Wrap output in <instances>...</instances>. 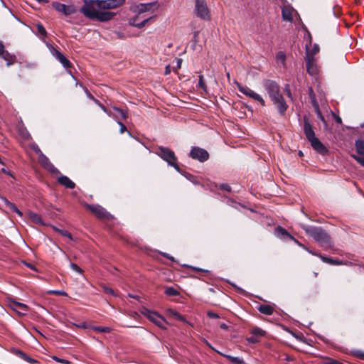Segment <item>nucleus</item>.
Listing matches in <instances>:
<instances>
[{"label":"nucleus","mask_w":364,"mask_h":364,"mask_svg":"<svg viewBox=\"0 0 364 364\" xmlns=\"http://www.w3.org/2000/svg\"><path fill=\"white\" fill-rule=\"evenodd\" d=\"M84 208L90 211L99 220H109L112 215L103 207L98 204L83 203Z\"/></svg>","instance_id":"obj_4"},{"label":"nucleus","mask_w":364,"mask_h":364,"mask_svg":"<svg viewBox=\"0 0 364 364\" xmlns=\"http://www.w3.org/2000/svg\"><path fill=\"white\" fill-rule=\"evenodd\" d=\"M207 316L210 318H220V316H219V315L218 314L212 312V311H208L207 313Z\"/></svg>","instance_id":"obj_56"},{"label":"nucleus","mask_w":364,"mask_h":364,"mask_svg":"<svg viewBox=\"0 0 364 364\" xmlns=\"http://www.w3.org/2000/svg\"><path fill=\"white\" fill-rule=\"evenodd\" d=\"M117 123L120 126V132H124L127 130V127L120 121H117Z\"/></svg>","instance_id":"obj_58"},{"label":"nucleus","mask_w":364,"mask_h":364,"mask_svg":"<svg viewBox=\"0 0 364 364\" xmlns=\"http://www.w3.org/2000/svg\"><path fill=\"white\" fill-rule=\"evenodd\" d=\"M25 361H26V362H28V363H29L31 364H34V363H37V360H36L35 359L29 357L28 355H27V358L25 360Z\"/></svg>","instance_id":"obj_60"},{"label":"nucleus","mask_w":364,"mask_h":364,"mask_svg":"<svg viewBox=\"0 0 364 364\" xmlns=\"http://www.w3.org/2000/svg\"><path fill=\"white\" fill-rule=\"evenodd\" d=\"M80 86L83 87V90H84L87 97L94 102L96 98L94 97V96L90 92V91L87 90V88L85 87H83L82 84H80Z\"/></svg>","instance_id":"obj_47"},{"label":"nucleus","mask_w":364,"mask_h":364,"mask_svg":"<svg viewBox=\"0 0 364 364\" xmlns=\"http://www.w3.org/2000/svg\"><path fill=\"white\" fill-rule=\"evenodd\" d=\"M155 154L166 161L169 166L181 173V168L177 163V158L173 150L168 147L160 146L156 148Z\"/></svg>","instance_id":"obj_3"},{"label":"nucleus","mask_w":364,"mask_h":364,"mask_svg":"<svg viewBox=\"0 0 364 364\" xmlns=\"http://www.w3.org/2000/svg\"><path fill=\"white\" fill-rule=\"evenodd\" d=\"M306 234L311 237L324 250H328L333 247L334 242L330 235L321 227L301 226Z\"/></svg>","instance_id":"obj_1"},{"label":"nucleus","mask_w":364,"mask_h":364,"mask_svg":"<svg viewBox=\"0 0 364 364\" xmlns=\"http://www.w3.org/2000/svg\"><path fill=\"white\" fill-rule=\"evenodd\" d=\"M6 51L4 49V45L1 41H0V56Z\"/></svg>","instance_id":"obj_63"},{"label":"nucleus","mask_w":364,"mask_h":364,"mask_svg":"<svg viewBox=\"0 0 364 364\" xmlns=\"http://www.w3.org/2000/svg\"><path fill=\"white\" fill-rule=\"evenodd\" d=\"M165 294L170 296H176L180 294V292L173 287H168L165 290Z\"/></svg>","instance_id":"obj_34"},{"label":"nucleus","mask_w":364,"mask_h":364,"mask_svg":"<svg viewBox=\"0 0 364 364\" xmlns=\"http://www.w3.org/2000/svg\"><path fill=\"white\" fill-rule=\"evenodd\" d=\"M37 31L38 34L42 36H46L47 35V31L41 23L37 24Z\"/></svg>","instance_id":"obj_38"},{"label":"nucleus","mask_w":364,"mask_h":364,"mask_svg":"<svg viewBox=\"0 0 364 364\" xmlns=\"http://www.w3.org/2000/svg\"><path fill=\"white\" fill-rule=\"evenodd\" d=\"M262 85L265 90L267 92L270 100L282 95L280 87L277 82L266 79L263 80Z\"/></svg>","instance_id":"obj_7"},{"label":"nucleus","mask_w":364,"mask_h":364,"mask_svg":"<svg viewBox=\"0 0 364 364\" xmlns=\"http://www.w3.org/2000/svg\"><path fill=\"white\" fill-rule=\"evenodd\" d=\"M58 182L65 186L67 188L69 189H73L75 187V184L74 182H73L68 176L60 175L58 178Z\"/></svg>","instance_id":"obj_20"},{"label":"nucleus","mask_w":364,"mask_h":364,"mask_svg":"<svg viewBox=\"0 0 364 364\" xmlns=\"http://www.w3.org/2000/svg\"><path fill=\"white\" fill-rule=\"evenodd\" d=\"M113 109L116 110L121 116L122 119H126L128 117V112L126 110H124L121 108L113 107Z\"/></svg>","instance_id":"obj_36"},{"label":"nucleus","mask_w":364,"mask_h":364,"mask_svg":"<svg viewBox=\"0 0 364 364\" xmlns=\"http://www.w3.org/2000/svg\"><path fill=\"white\" fill-rule=\"evenodd\" d=\"M94 102L97 105L105 112H107V109L97 99H95Z\"/></svg>","instance_id":"obj_54"},{"label":"nucleus","mask_w":364,"mask_h":364,"mask_svg":"<svg viewBox=\"0 0 364 364\" xmlns=\"http://www.w3.org/2000/svg\"><path fill=\"white\" fill-rule=\"evenodd\" d=\"M51 53L63 65L65 68H70L72 63L70 60L58 50L54 47L52 48Z\"/></svg>","instance_id":"obj_16"},{"label":"nucleus","mask_w":364,"mask_h":364,"mask_svg":"<svg viewBox=\"0 0 364 364\" xmlns=\"http://www.w3.org/2000/svg\"><path fill=\"white\" fill-rule=\"evenodd\" d=\"M178 321H182V322H183V323H187V324H188V325L192 326V324H191L190 322H188V321L185 318V317H184L183 316H182V315H181V316L178 318Z\"/></svg>","instance_id":"obj_61"},{"label":"nucleus","mask_w":364,"mask_h":364,"mask_svg":"<svg viewBox=\"0 0 364 364\" xmlns=\"http://www.w3.org/2000/svg\"><path fill=\"white\" fill-rule=\"evenodd\" d=\"M52 6L55 10L65 16H69L76 12V9L73 5H65L58 1L53 2Z\"/></svg>","instance_id":"obj_14"},{"label":"nucleus","mask_w":364,"mask_h":364,"mask_svg":"<svg viewBox=\"0 0 364 364\" xmlns=\"http://www.w3.org/2000/svg\"><path fill=\"white\" fill-rule=\"evenodd\" d=\"M314 108H315V111H316L318 118L320 120H321L324 124H326V119L320 111L319 105H318L317 107H315Z\"/></svg>","instance_id":"obj_44"},{"label":"nucleus","mask_w":364,"mask_h":364,"mask_svg":"<svg viewBox=\"0 0 364 364\" xmlns=\"http://www.w3.org/2000/svg\"><path fill=\"white\" fill-rule=\"evenodd\" d=\"M29 217L33 223H35L36 224H42V225L43 224L42 218L40 215H38L36 213L30 212Z\"/></svg>","instance_id":"obj_31"},{"label":"nucleus","mask_w":364,"mask_h":364,"mask_svg":"<svg viewBox=\"0 0 364 364\" xmlns=\"http://www.w3.org/2000/svg\"><path fill=\"white\" fill-rule=\"evenodd\" d=\"M306 55L305 60L306 63V71L311 76H316L318 74V68L316 63V60L312 55L309 53V46H306Z\"/></svg>","instance_id":"obj_9"},{"label":"nucleus","mask_w":364,"mask_h":364,"mask_svg":"<svg viewBox=\"0 0 364 364\" xmlns=\"http://www.w3.org/2000/svg\"><path fill=\"white\" fill-rule=\"evenodd\" d=\"M251 333L258 338L264 336L266 332L259 327H255L251 330Z\"/></svg>","instance_id":"obj_33"},{"label":"nucleus","mask_w":364,"mask_h":364,"mask_svg":"<svg viewBox=\"0 0 364 364\" xmlns=\"http://www.w3.org/2000/svg\"><path fill=\"white\" fill-rule=\"evenodd\" d=\"M280 116H284L289 107L282 94L271 100Z\"/></svg>","instance_id":"obj_15"},{"label":"nucleus","mask_w":364,"mask_h":364,"mask_svg":"<svg viewBox=\"0 0 364 364\" xmlns=\"http://www.w3.org/2000/svg\"><path fill=\"white\" fill-rule=\"evenodd\" d=\"M162 255L166 258V259H170L171 261H173V262H175V259L173 257L171 256L170 255L167 254V253H162Z\"/></svg>","instance_id":"obj_62"},{"label":"nucleus","mask_w":364,"mask_h":364,"mask_svg":"<svg viewBox=\"0 0 364 364\" xmlns=\"http://www.w3.org/2000/svg\"><path fill=\"white\" fill-rule=\"evenodd\" d=\"M96 0H84V5L80 11L87 18L95 20L97 11L96 10Z\"/></svg>","instance_id":"obj_6"},{"label":"nucleus","mask_w":364,"mask_h":364,"mask_svg":"<svg viewBox=\"0 0 364 364\" xmlns=\"http://www.w3.org/2000/svg\"><path fill=\"white\" fill-rule=\"evenodd\" d=\"M144 315L146 316V318L158 326L159 328L162 329H166V324L167 323L165 318L157 314L155 311H150L147 309H145L143 311H141Z\"/></svg>","instance_id":"obj_8"},{"label":"nucleus","mask_w":364,"mask_h":364,"mask_svg":"<svg viewBox=\"0 0 364 364\" xmlns=\"http://www.w3.org/2000/svg\"><path fill=\"white\" fill-rule=\"evenodd\" d=\"M257 310L261 313L267 316H270L273 314L274 309V307L270 305L260 304L257 307Z\"/></svg>","instance_id":"obj_24"},{"label":"nucleus","mask_w":364,"mask_h":364,"mask_svg":"<svg viewBox=\"0 0 364 364\" xmlns=\"http://www.w3.org/2000/svg\"><path fill=\"white\" fill-rule=\"evenodd\" d=\"M219 188H220V189L225 191L227 192H231V191H232L230 186L228 183H221L219 186Z\"/></svg>","instance_id":"obj_48"},{"label":"nucleus","mask_w":364,"mask_h":364,"mask_svg":"<svg viewBox=\"0 0 364 364\" xmlns=\"http://www.w3.org/2000/svg\"><path fill=\"white\" fill-rule=\"evenodd\" d=\"M318 52H319V46L317 44H315L313 46L312 49L311 50H309V53H310L311 55H312V56H314V55H316Z\"/></svg>","instance_id":"obj_52"},{"label":"nucleus","mask_w":364,"mask_h":364,"mask_svg":"<svg viewBox=\"0 0 364 364\" xmlns=\"http://www.w3.org/2000/svg\"><path fill=\"white\" fill-rule=\"evenodd\" d=\"M70 268L77 272L78 274H82L84 271L75 263L71 262L70 264Z\"/></svg>","instance_id":"obj_40"},{"label":"nucleus","mask_w":364,"mask_h":364,"mask_svg":"<svg viewBox=\"0 0 364 364\" xmlns=\"http://www.w3.org/2000/svg\"><path fill=\"white\" fill-rule=\"evenodd\" d=\"M53 229L55 232L60 234L61 235L66 237L69 238L70 240H73V236H72L71 233L70 232H68V230L59 229V228H56L55 226H53Z\"/></svg>","instance_id":"obj_32"},{"label":"nucleus","mask_w":364,"mask_h":364,"mask_svg":"<svg viewBox=\"0 0 364 364\" xmlns=\"http://www.w3.org/2000/svg\"><path fill=\"white\" fill-rule=\"evenodd\" d=\"M275 234L277 237L282 239L294 240V237L281 226H277L275 228Z\"/></svg>","instance_id":"obj_19"},{"label":"nucleus","mask_w":364,"mask_h":364,"mask_svg":"<svg viewBox=\"0 0 364 364\" xmlns=\"http://www.w3.org/2000/svg\"><path fill=\"white\" fill-rule=\"evenodd\" d=\"M183 267L191 269L197 272H209L208 270L203 269L202 268H199V267H193L191 265H188V264H183Z\"/></svg>","instance_id":"obj_41"},{"label":"nucleus","mask_w":364,"mask_h":364,"mask_svg":"<svg viewBox=\"0 0 364 364\" xmlns=\"http://www.w3.org/2000/svg\"><path fill=\"white\" fill-rule=\"evenodd\" d=\"M168 313L171 314L172 317H173L176 320H178V318L181 316V314L178 312L173 309H168Z\"/></svg>","instance_id":"obj_50"},{"label":"nucleus","mask_w":364,"mask_h":364,"mask_svg":"<svg viewBox=\"0 0 364 364\" xmlns=\"http://www.w3.org/2000/svg\"><path fill=\"white\" fill-rule=\"evenodd\" d=\"M277 58L284 61L286 59V55L283 52H279L277 55Z\"/></svg>","instance_id":"obj_59"},{"label":"nucleus","mask_w":364,"mask_h":364,"mask_svg":"<svg viewBox=\"0 0 364 364\" xmlns=\"http://www.w3.org/2000/svg\"><path fill=\"white\" fill-rule=\"evenodd\" d=\"M158 1L149 2L146 4H139L132 8V11L140 15L144 12L152 10L155 11L159 8Z\"/></svg>","instance_id":"obj_13"},{"label":"nucleus","mask_w":364,"mask_h":364,"mask_svg":"<svg viewBox=\"0 0 364 364\" xmlns=\"http://www.w3.org/2000/svg\"><path fill=\"white\" fill-rule=\"evenodd\" d=\"M125 0H96V6L101 9H113L122 6Z\"/></svg>","instance_id":"obj_12"},{"label":"nucleus","mask_w":364,"mask_h":364,"mask_svg":"<svg viewBox=\"0 0 364 364\" xmlns=\"http://www.w3.org/2000/svg\"><path fill=\"white\" fill-rule=\"evenodd\" d=\"M194 12L196 16L202 20H210V10L205 0H195Z\"/></svg>","instance_id":"obj_5"},{"label":"nucleus","mask_w":364,"mask_h":364,"mask_svg":"<svg viewBox=\"0 0 364 364\" xmlns=\"http://www.w3.org/2000/svg\"><path fill=\"white\" fill-rule=\"evenodd\" d=\"M334 119L337 124H342V119L339 116L334 114Z\"/></svg>","instance_id":"obj_64"},{"label":"nucleus","mask_w":364,"mask_h":364,"mask_svg":"<svg viewBox=\"0 0 364 364\" xmlns=\"http://www.w3.org/2000/svg\"><path fill=\"white\" fill-rule=\"evenodd\" d=\"M304 250L307 251L309 253L311 254L312 255L317 256L319 257V255H322L321 253L314 252V250L309 249V247H304Z\"/></svg>","instance_id":"obj_57"},{"label":"nucleus","mask_w":364,"mask_h":364,"mask_svg":"<svg viewBox=\"0 0 364 364\" xmlns=\"http://www.w3.org/2000/svg\"><path fill=\"white\" fill-rule=\"evenodd\" d=\"M355 147L357 153L364 157V140L357 139L355 141Z\"/></svg>","instance_id":"obj_27"},{"label":"nucleus","mask_w":364,"mask_h":364,"mask_svg":"<svg viewBox=\"0 0 364 364\" xmlns=\"http://www.w3.org/2000/svg\"><path fill=\"white\" fill-rule=\"evenodd\" d=\"M353 355L364 360V352L361 350H355L353 352Z\"/></svg>","instance_id":"obj_51"},{"label":"nucleus","mask_w":364,"mask_h":364,"mask_svg":"<svg viewBox=\"0 0 364 364\" xmlns=\"http://www.w3.org/2000/svg\"><path fill=\"white\" fill-rule=\"evenodd\" d=\"M354 160H355L360 165L364 167V158L358 156L357 155L351 156Z\"/></svg>","instance_id":"obj_46"},{"label":"nucleus","mask_w":364,"mask_h":364,"mask_svg":"<svg viewBox=\"0 0 364 364\" xmlns=\"http://www.w3.org/2000/svg\"><path fill=\"white\" fill-rule=\"evenodd\" d=\"M199 81H198V86L200 88H201L203 91H207V85L205 82H204L203 76L202 75H199Z\"/></svg>","instance_id":"obj_39"},{"label":"nucleus","mask_w":364,"mask_h":364,"mask_svg":"<svg viewBox=\"0 0 364 364\" xmlns=\"http://www.w3.org/2000/svg\"><path fill=\"white\" fill-rule=\"evenodd\" d=\"M114 15L115 14L114 12L97 11L95 19L100 22H106L111 20L114 16Z\"/></svg>","instance_id":"obj_18"},{"label":"nucleus","mask_w":364,"mask_h":364,"mask_svg":"<svg viewBox=\"0 0 364 364\" xmlns=\"http://www.w3.org/2000/svg\"><path fill=\"white\" fill-rule=\"evenodd\" d=\"M308 93L311 100V102L314 107H317L318 105V103L316 100V94L314 92V90L311 87L309 88Z\"/></svg>","instance_id":"obj_29"},{"label":"nucleus","mask_w":364,"mask_h":364,"mask_svg":"<svg viewBox=\"0 0 364 364\" xmlns=\"http://www.w3.org/2000/svg\"><path fill=\"white\" fill-rule=\"evenodd\" d=\"M237 88L240 92L251 98L252 95L254 94V91L252 90L247 86H242L240 83L237 82Z\"/></svg>","instance_id":"obj_26"},{"label":"nucleus","mask_w":364,"mask_h":364,"mask_svg":"<svg viewBox=\"0 0 364 364\" xmlns=\"http://www.w3.org/2000/svg\"><path fill=\"white\" fill-rule=\"evenodd\" d=\"M247 341L250 343H256L259 342L258 338L254 335L247 338Z\"/></svg>","instance_id":"obj_53"},{"label":"nucleus","mask_w":364,"mask_h":364,"mask_svg":"<svg viewBox=\"0 0 364 364\" xmlns=\"http://www.w3.org/2000/svg\"><path fill=\"white\" fill-rule=\"evenodd\" d=\"M92 328L96 331L102 333H109L111 331V328L109 327L92 326Z\"/></svg>","instance_id":"obj_37"},{"label":"nucleus","mask_w":364,"mask_h":364,"mask_svg":"<svg viewBox=\"0 0 364 364\" xmlns=\"http://www.w3.org/2000/svg\"><path fill=\"white\" fill-rule=\"evenodd\" d=\"M189 156L200 162H205L209 159L210 155L205 149L198 146H193L190 151Z\"/></svg>","instance_id":"obj_10"},{"label":"nucleus","mask_w":364,"mask_h":364,"mask_svg":"<svg viewBox=\"0 0 364 364\" xmlns=\"http://www.w3.org/2000/svg\"><path fill=\"white\" fill-rule=\"evenodd\" d=\"M2 200L4 202L6 207L9 208L12 212L16 213L20 217L23 216V213L16 207L14 203L10 202L6 198H2Z\"/></svg>","instance_id":"obj_23"},{"label":"nucleus","mask_w":364,"mask_h":364,"mask_svg":"<svg viewBox=\"0 0 364 364\" xmlns=\"http://www.w3.org/2000/svg\"><path fill=\"white\" fill-rule=\"evenodd\" d=\"M251 98L259 102L262 107H264L266 105L265 101L264 100V99L259 94L256 93L255 92H254V94L252 95Z\"/></svg>","instance_id":"obj_35"},{"label":"nucleus","mask_w":364,"mask_h":364,"mask_svg":"<svg viewBox=\"0 0 364 364\" xmlns=\"http://www.w3.org/2000/svg\"><path fill=\"white\" fill-rule=\"evenodd\" d=\"M51 294L57 295V296H65L68 295V294L65 291H58V290L53 291H51Z\"/></svg>","instance_id":"obj_55"},{"label":"nucleus","mask_w":364,"mask_h":364,"mask_svg":"<svg viewBox=\"0 0 364 364\" xmlns=\"http://www.w3.org/2000/svg\"><path fill=\"white\" fill-rule=\"evenodd\" d=\"M36 152H39L40 153V155H39V157H38V161L40 162V164L45 168H47L49 165H50L52 163L50 161L49 159L46 156L44 155L41 151V150L37 147L36 149H35Z\"/></svg>","instance_id":"obj_22"},{"label":"nucleus","mask_w":364,"mask_h":364,"mask_svg":"<svg viewBox=\"0 0 364 364\" xmlns=\"http://www.w3.org/2000/svg\"><path fill=\"white\" fill-rule=\"evenodd\" d=\"M0 57L6 61L8 66L12 65L16 60V56L9 53L7 50H6Z\"/></svg>","instance_id":"obj_25"},{"label":"nucleus","mask_w":364,"mask_h":364,"mask_svg":"<svg viewBox=\"0 0 364 364\" xmlns=\"http://www.w3.org/2000/svg\"><path fill=\"white\" fill-rule=\"evenodd\" d=\"M319 258H321L323 262L330 264L331 265H338L342 264V262L338 259H334L331 257H328L323 255H319Z\"/></svg>","instance_id":"obj_28"},{"label":"nucleus","mask_w":364,"mask_h":364,"mask_svg":"<svg viewBox=\"0 0 364 364\" xmlns=\"http://www.w3.org/2000/svg\"><path fill=\"white\" fill-rule=\"evenodd\" d=\"M324 364H343V363L333 358H328L325 362Z\"/></svg>","instance_id":"obj_49"},{"label":"nucleus","mask_w":364,"mask_h":364,"mask_svg":"<svg viewBox=\"0 0 364 364\" xmlns=\"http://www.w3.org/2000/svg\"><path fill=\"white\" fill-rule=\"evenodd\" d=\"M101 287L103 289V291L105 294H111L112 296H117V294H115L114 291L112 289H111L108 287H106L105 284H102Z\"/></svg>","instance_id":"obj_43"},{"label":"nucleus","mask_w":364,"mask_h":364,"mask_svg":"<svg viewBox=\"0 0 364 364\" xmlns=\"http://www.w3.org/2000/svg\"><path fill=\"white\" fill-rule=\"evenodd\" d=\"M13 353H14L15 355H16L19 356L21 358H22V359H23V360H24L26 359L27 355H26L24 352H23L22 350H18V349H14V350H13Z\"/></svg>","instance_id":"obj_42"},{"label":"nucleus","mask_w":364,"mask_h":364,"mask_svg":"<svg viewBox=\"0 0 364 364\" xmlns=\"http://www.w3.org/2000/svg\"><path fill=\"white\" fill-rule=\"evenodd\" d=\"M48 171H49L53 174H60L59 170L54 166L53 164L49 165V166L46 168Z\"/></svg>","instance_id":"obj_45"},{"label":"nucleus","mask_w":364,"mask_h":364,"mask_svg":"<svg viewBox=\"0 0 364 364\" xmlns=\"http://www.w3.org/2000/svg\"><path fill=\"white\" fill-rule=\"evenodd\" d=\"M139 17V15L138 14L136 16L131 18L129 20V25H131L134 27H136L137 28H142L143 27L145 26V25L147 23V22H149L150 20L153 19L155 17V16L145 18L140 22L138 21Z\"/></svg>","instance_id":"obj_17"},{"label":"nucleus","mask_w":364,"mask_h":364,"mask_svg":"<svg viewBox=\"0 0 364 364\" xmlns=\"http://www.w3.org/2000/svg\"><path fill=\"white\" fill-rule=\"evenodd\" d=\"M222 355L225 358H226L228 360H230L231 363L234 364H242L244 363L243 359L238 358V357H234L230 355H225L222 354Z\"/></svg>","instance_id":"obj_30"},{"label":"nucleus","mask_w":364,"mask_h":364,"mask_svg":"<svg viewBox=\"0 0 364 364\" xmlns=\"http://www.w3.org/2000/svg\"><path fill=\"white\" fill-rule=\"evenodd\" d=\"M304 133L307 140L311 143L312 148L319 154L327 155L328 149L321 143L315 135L312 125L309 123L307 117H304Z\"/></svg>","instance_id":"obj_2"},{"label":"nucleus","mask_w":364,"mask_h":364,"mask_svg":"<svg viewBox=\"0 0 364 364\" xmlns=\"http://www.w3.org/2000/svg\"><path fill=\"white\" fill-rule=\"evenodd\" d=\"M282 19L286 21L291 22L293 20L291 8L289 6H283L282 8Z\"/></svg>","instance_id":"obj_21"},{"label":"nucleus","mask_w":364,"mask_h":364,"mask_svg":"<svg viewBox=\"0 0 364 364\" xmlns=\"http://www.w3.org/2000/svg\"><path fill=\"white\" fill-rule=\"evenodd\" d=\"M7 301L8 306L19 315L24 316L29 310V307L26 304L16 301L13 297H8Z\"/></svg>","instance_id":"obj_11"}]
</instances>
